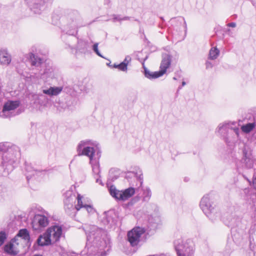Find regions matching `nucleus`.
I'll use <instances>...</instances> for the list:
<instances>
[{"instance_id": "obj_1", "label": "nucleus", "mask_w": 256, "mask_h": 256, "mask_svg": "<svg viewBox=\"0 0 256 256\" xmlns=\"http://www.w3.org/2000/svg\"><path fill=\"white\" fill-rule=\"evenodd\" d=\"M20 150L18 147L14 146L6 150L4 144L0 143V172L8 174L18 164L20 158Z\"/></svg>"}, {"instance_id": "obj_2", "label": "nucleus", "mask_w": 256, "mask_h": 256, "mask_svg": "<svg viewBox=\"0 0 256 256\" xmlns=\"http://www.w3.org/2000/svg\"><path fill=\"white\" fill-rule=\"evenodd\" d=\"M87 241L92 244L94 248H98V252L101 256H106L107 252L110 250V238L104 230L92 226L87 236Z\"/></svg>"}, {"instance_id": "obj_3", "label": "nucleus", "mask_w": 256, "mask_h": 256, "mask_svg": "<svg viewBox=\"0 0 256 256\" xmlns=\"http://www.w3.org/2000/svg\"><path fill=\"white\" fill-rule=\"evenodd\" d=\"M76 151L79 156H85L88 157L90 162H92L94 160L97 159L94 158L96 152L97 158L99 159L100 156L99 144L96 142L90 140L80 141L76 147Z\"/></svg>"}, {"instance_id": "obj_4", "label": "nucleus", "mask_w": 256, "mask_h": 256, "mask_svg": "<svg viewBox=\"0 0 256 256\" xmlns=\"http://www.w3.org/2000/svg\"><path fill=\"white\" fill-rule=\"evenodd\" d=\"M62 232L61 226L58 225L52 226L48 228L45 232L39 236L36 242L41 246L52 244L59 240Z\"/></svg>"}, {"instance_id": "obj_5", "label": "nucleus", "mask_w": 256, "mask_h": 256, "mask_svg": "<svg viewBox=\"0 0 256 256\" xmlns=\"http://www.w3.org/2000/svg\"><path fill=\"white\" fill-rule=\"evenodd\" d=\"M236 122L220 124L216 130L217 132L222 136L226 142H234L239 139L240 130L234 126Z\"/></svg>"}, {"instance_id": "obj_6", "label": "nucleus", "mask_w": 256, "mask_h": 256, "mask_svg": "<svg viewBox=\"0 0 256 256\" xmlns=\"http://www.w3.org/2000/svg\"><path fill=\"white\" fill-rule=\"evenodd\" d=\"M175 249L178 256H192L194 252V244L190 240L185 242L178 240L175 242Z\"/></svg>"}, {"instance_id": "obj_7", "label": "nucleus", "mask_w": 256, "mask_h": 256, "mask_svg": "<svg viewBox=\"0 0 256 256\" xmlns=\"http://www.w3.org/2000/svg\"><path fill=\"white\" fill-rule=\"evenodd\" d=\"M109 191L110 195L116 199L124 201L134 194L135 188L130 187L124 191H120L116 190L114 186H112L109 188Z\"/></svg>"}, {"instance_id": "obj_8", "label": "nucleus", "mask_w": 256, "mask_h": 256, "mask_svg": "<svg viewBox=\"0 0 256 256\" xmlns=\"http://www.w3.org/2000/svg\"><path fill=\"white\" fill-rule=\"evenodd\" d=\"M18 100H8L4 104L2 110L0 111V117L2 118H10L16 115L14 110L20 106Z\"/></svg>"}, {"instance_id": "obj_9", "label": "nucleus", "mask_w": 256, "mask_h": 256, "mask_svg": "<svg viewBox=\"0 0 256 256\" xmlns=\"http://www.w3.org/2000/svg\"><path fill=\"white\" fill-rule=\"evenodd\" d=\"M145 230L144 228L136 227L128 233V240L132 246L139 245L142 240V236L144 234Z\"/></svg>"}, {"instance_id": "obj_10", "label": "nucleus", "mask_w": 256, "mask_h": 256, "mask_svg": "<svg viewBox=\"0 0 256 256\" xmlns=\"http://www.w3.org/2000/svg\"><path fill=\"white\" fill-rule=\"evenodd\" d=\"M200 207L205 214L212 220H215L213 216L214 208L212 206L208 195L203 196L200 202Z\"/></svg>"}, {"instance_id": "obj_11", "label": "nucleus", "mask_w": 256, "mask_h": 256, "mask_svg": "<svg viewBox=\"0 0 256 256\" xmlns=\"http://www.w3.org/2000/svg\"><path fill=\"white\" fill-rule=\"evenodd\" d=\"M48 0H26L28 7L34 13L40 14Z\"/></svg>"}, {"instance_id": "obj_12", "label": "nucleus", "mask_w": 256, "mask_h": 256, "mask_svg": "<svg viewBox=\"0 0 256 256\" xmlns=\"http://www.w3.org/2000/svg\"><path fill=\"white\" fill-rule=\"evenodd\" d=\"M48 224V218L42 214H36L32 222V228L35 230H38L41 228H44Z\"/></svg>"}, {"instance_id": "obj_13", "label": "nucleus", "mask_w": 256, "mask_h": 256, "mask_svg": "<svg viewBox=\"0 0 256 256\" xmlns=\"http://www.w3.org/2000/svg\"><path fill=\"white\" fill-rule=\"evenodd\" d=\"M243 158L242 162L244 164L247 168H252L254 164V160L252 157L251 151L248 146H245L242 150Z\"/></svg>"}, {"instance_id": "obj_14", "label": "nucleus", "mask_w": 256, "mask_h": 256, "mask_svg": "<svg viewBox=\"0 0 256 256\" xmlns=\"http://www.w3.org/2000/svg\"><path fill=\"white\" fill-rule=\"evenodd\" d=\"M172 62V56L167 54H164L162 55V60L160 65V70L159 73L162 76L164 74L166 70L170 66Z\"/></svg>"}, {"instance_id": "obj_15", "label": "nucleus", "mask_w": 256, "mask_h": 256, "mask_svg": "<svg viewBox=\"0 0 256 256\" xmlns=\"http://www.w3.org/2000/svg\"><path fill=\"white\" fill-rule=\"evenodd\" d=\"M126 178L128 180L134 178L138 182L136 184V186L138 188L142 186L143 183V176L142 173L138 174L134 172H128L126 175Z\"/></svg>"}, {"instance_id": "obj_16", "label": "nucleus", "mask_w": 256, "mask_h": 256, "mask_svg": "<svg viewBox=\"0 0 256 256\" xmlns=\"http://www.w3.org/2000/svg\"><path fill=\"white\" fill-rule=\"evenodd\" d=\"M62 90V87L61 86H50L48 88L44 89L43 94L50 96H56L59 94Z\"/></svg>"}, {"instance_id": "obj_17", "label": "nucleus", "mask_w": 256, "mask_h": 256, "mask_svg": "<svg viewBox=\"0 0 256 256\" xmlns=\"http://www.w3.org/2000/svg\"><path fill=\"white\" fill-rule=\"evenodd\" d=\"M78 203L75 205V208L77 211L80 210L81 208H84L86 204H88L91 202L90 200L84 198L83 196L78 194L77 198Z\"/></svg>"}, {"instance_id": "obj_18", "label": "nucleus", "mask_w": 256, "mask_h": 256, "mask_svg": "<svg viewBox=\"0 0 256 256\" xmlns=\"http://www.w3.org/2000/svg\"><path fill=\"white\" fill-rule=\"evenodd\" d=\"M70 198L71 200L70 203H68V200H64L65 210L68 214H70L73 211L76 210L75 205H74V203L75 201V196L70 194Z\"/></svg>"}, {"instance_id": "obj_19", "label": "nucleus", "mask_w": 256, "mask_h": 256, "mask_svg": "<svg viewBox=\"0 0 256 256\" xmlns=\"http://www.w3.org/2000/svg\"><path fill=\"white\" fill-rule=\"evenodd\" d=\"M11 62V56L6 50L0 51V62L2 65L8 66Z\"/></svg>"}, {"instance_id": "obj_20", "label": "nucleus", "mask_w": 256, "mask_h": 256, "mask_svg": "<svg viewBox=\"0 0 256 256\" xmlns=\"http://www.w3.org/2000/svg\"><path fill=\"white\" fill-rule=\"evenodd\" d=\"M25 170L26 172V175L28 180L38 172V170L32 166V164L27 162L25 163Z\"/></svg>"}, {"instance_id": "obj_21", "label": "nucleus", "mask_w": 256, "mask_h": 256, "mask_svg": "<svg viewBox=\"0 0 256 256\" xmlns=\"http://www.w3.org/2000/svg\"><path fill=\"white\" fill-rule=\"evenodd\" d=\"M256 126V118L254 116V121L252 122H250L242 126L241 127V130L244 132L246 134H248Z\"/></svg>"}, {"instance_id": "obj_22", "label": "nucleus", "mask_w": 256, "mask_h": 256, "mask_svg": "<svg viewBox=\"0 0 256 256\" xmlns=\"http://www.w3.org/2000/svg\"><path fill=\"white\" fill-rule=\"evenodd\" d=\"M103 222L108 228H112L116 224V220L109 214H106L104 218Z\"/></svg>"}, {"instance_id": "obj_23", "label": "nucleus", "mask_w": 256, "mask_h": 256, "mask_svg": "<svg viewBox=\"0 0 256 256\" xmlns=\"http://www.w3.org/2000/svg\"><path fill=\"white\" fill-rule=\"evenodd\" d=\"M144 67V76L146 78L149 79L156 78L161 76L159 72H150L146 68Z\"/></svg>"}, {"instance_id": "obj_24", "label": "nucleus", "mask_w": 256, "mask_h": 256, "mask_svg": "<svg viewBox=\"0 0 256 256\" xmlns=\"http://www.w3.org/2000/svg\"><path fill=\"white\" fill-rule=\"evenodd\" d=\"M92 166L93 172L96 175H98L100 172V165L98 164V159L94 160L92 162H90Z\"/></svg>"}, {"instance_id": "obj_25", "label": "nucleus", "mask_w": 256, "mask_h": 256, "mask_svg": "<svg viewBox=\"0 0 256 256\" xmlns=\"http://www.w3.org/2000/svg\"><path fill=\"white\" fill-rule=\"evenodd\" d=\"M220 54V50L216 48H212L209 52V58L212 60L216 59Z\"/></svg>"}, {"instance_id": "obj_26", "label": "nucleus", "mask_w": 256, "mask_h": 256, "mask_svg": "<svg viewBox=\"0 0 256 256\" xmlns=\"http://www.w3.org/2000/svg\"><path fill=\"white\" fill-rule=\"evenodd\" d=\"M30 58L33 66H38L42 62V60L40 58L33 54H30Z\"/></svg>"}, {"instance_id": "obj_27", "label": "nucleus", "mask_w": 256, "mask_h": 256, "mask_svg": "<svg viewBox=\"0 0 256 256\" xmlns=\"http://www.w3.org/2000/svg\"><path fill=\"white\" fill-rule=\"evenodd\" d=\"M18 236L21 237L22 239L28 240L30 238V234L26 229L20 230L17 234Z\"/></svg>"}, {"instance_id": "obj_28", "label": "nucleus", "mask_w": 256, "mask_h": 256, "mask_svg": "<svg viewBox=\"0 0 256 256\" xmlns=\"http://www.w3.org/2000/svg\"><path fill=\"white\" fill-rule=\"evenodd\" d=\"M4 248L5 252L9 254L16 255L18 254V252L14 250V244L12 243L6 244Z\"/></svg>"}, {"instance_id": "obj_29", "label": "nucleus", "mask_w": 256, "mask_h": 256, "mask_svg": "<svg viewBox=\"0 0 256 256\" xmlns=\"http://www.w3.org/2000/svg\"><path fill=\"white\" fill-rule=\"evenodd\" d=\"M152 196V192L150 188H146L143 190L142 198L144 202H148Z\"/></svg>"}, {"instance_id": "obj_30", "label": "nucleus", "mask_w": 256, "mask_h": 256, "mask_svg": "<svg viewBox=\"0 0 256 256\" xmlns=\"http://www.w3.org/2000/svg\"><path fill=\"white\" fill-rule=\"evenodd\" d=\"M8 236V234L5 231L2 230L0 232V246L4 244Z\"/></svg>"}, {"instance_id": "obj_31", "label": "nucleus", "mask_w": 256, "mask_h": 256, "mask_svg": "<svg viewBox=\"0 0 256 256\" xmlns=\"http://www.w3.org/2000/svg\"><path fill=\"white\" fill-rule=\"evenodd\" d=\"M130 19L129 17L128 16H124L122 18L120 16L118 15H113L112 18V21L113 22H121L122 20H126Z\"/></svg>"}, {"instance_id": "obj_32", "label": "nucleus", "mask_w": 256, "mask_h": 256, "mask_svg": "<svg viewBox=\"0 0 256 256\" xmlns=\"http://www.w3.org/2000/svg\"><path fill=\"white\" fill-rule=\"evenodd\" d=\"M84 210H85L89 214H93L96 212L95 209L92 206V202H90L88 204H86V206Z\"/></svg>"}, {"instance_id": "obj_33", "label": "nucleus", "mask_w": 256, "mask_h": 256, "mask_svg": "<svg viewBox=\"0 0 256 256\" xmlns=\"http://www.w3.org/2000/svg\"><path fill=\"white\" fill-rule=\"evenodd\" d=\"M118 70L122 72H126L128 70V66H126V64L122 62L118 64Z\"/></svg>"}, {"instance_id": "obj_34", "label": "nucleus", "mask_w": 256, "mask_h": 256, "mask_svg": "<svg viewBox=\"0 0 256 256\" xmlns=\"http://www.w3.org/2000/svg\"><path fill=\"white\" fill-rule=\"evenodd\" d=\"M98 43H96L93 46V50L94 51L96 54L98 56L104 58L100 52L98 50Z\"/></svg>"}, {"instance_id": "obj_35", "label": "nucleus", "mask_w": 256, "mask_h": 256, "mask_svg": "<svg viewBox=\"0 0 256 256\" xmlns=\"http://www.w3.org/2000/svg\"><path fill=\"white\" fill-rule=\"evenodd\" d=\"M131 61V57L129 56H126L124 60L122 62L123 64H126V66H128V65Z\"/></svg>"}, {"instance_id": "obj_36", "label": "nucleus", "mask_w": 256, "mask_h": 256, "mask_svg": "<svg viewBox=\"0 0 256 256\" xmlns=\"http://www.w3.org/2000/svg\"><path fill=\"white\" fill-rule=\"evenodd\" d=\"M71 194H72V192H67L66 193V195L68 196V198H66L64 200H68V203H70L71 202V200L70 198V195Z\"/></svg>"}, {"instance_id": "obj_37", "label": "nucleus", "mask_w": 256, "mask_h": 256, "mask_svg": "<svg viewBox=\"0 0 256 256\" xmlns=\"http://www.w3.org/2000/svg\"><path fill=\"white\" fill-rule=\"evenodd\" d=\"M76 18H74V20H73V24H72V26H71V27L72 28H74L75 29L76 27H77V22H76Z\"/></svg>"}, {"instance_id": "obj_38", "label": "nucleus", "mask_w": 256, "mask_h": 256, "mask_svg": "<svg viewBox=\"0 0 256 256\" xmlns=\"http://www.w3.org/2000/svg\"><path fill=\"white\" fill-rule=\"evenodd\" d=\"M227 26L229 27L235 28L236 26V23L232 22L228 23Z\"/></svg>"}, {"instance_id": "obj_39", "label": "nucleus", "mask_w": 256, "mask_h": 256, "mask_svg": "<svg viewBox=\"0 0 256 256\" xmlns=\"http://www.w3.org/2000/svg\"><path fill=\"white\" fill-rule=\"evenodd\" d=\"M212 65L211 62H206V68H212Z\"/></svg>"}, {"instance_id": "obj_40", "label": "nucleus", "mask_w": 256, "mask_h": 256, "mask_svg": "<svg viewBox=\"0 0 256 256\" xmlns=\"http://www.w3.org/2000/svg\"><path fill=\"white\" fill-rule=\"evenodd\" d=\"M112 68L118 69V64H114L112 66Z\"/></svg>"}, {"instance_id": "obj_41", "label": "nucleus", "mask_w": 256, "mask_h": 256, "mask_svg": "<svg viewBox=\"0 0 256 256\" xmlns=\"http://www.w3.org/2000/svg\"><path fill=\"white\" fill-rule=\"evenodd\" d=\"M252 185H253L254 188L256 190V180L252 181Z\"/></svg>"}, {"instance_id": "obj_42", "label": "nucleus", "mask_w": 256, "mask_h": 256, "mask_svg": "<svg viewBox=\"0 0 256 256\" xmlns=\"http://www.w3.org/2000/svg\"><path fill=\"white\" fill-rule=\"evenodd\" d=\"M256 173H254L253 176V180L252 181H256Z\"/></svg>"}, {"instance_id": "obj_43", "label": "nucleus", "mask_w": 256, "mask_h": 256, "mask_svg": "<svg viewBox=\"0 0 256 256\" xmlns=\"http://www.w3.org/2000/svg\"><path fill=\"white\" fill-rule=\"evenodd\" d=\"M39 98L40 99L41 98H42L44 97V96L42 94H38Z\"/></svg>"}, {"instance_id": "obj_44", "label": "nucleus", "mask_w": 256, "mask_h": 256, "mask_svg": "<svg viewBox=\"0 0 256 256\" xmlns=\"http://www.w3.org/2000/svg\"><path fill=\"white\" fill-rule=\"evenodd\" d=\"M186 83L185 82H182V86H184L186 85Z\"/></svg>"}, {"instance_id": "obj_45", "label": "nucleus", "mask_w": 256, "mask_h": 256, "mask_svg": "<svg viewBox=\"0 0 256 256\" xmlns=\"http://www.w3.org/2000/svg\"><path fill=\"white\" fill-rule=\"evenodd\" d=\"M253 137L256 139V132H254L253 134Z\"/></svg>"}, {"instance_id": "obj_46", "label": "nucleus", "mask_w": 256, "mask_h": 256, "mask_svg": "<svg viewBox=\"0 0 256 256\" xmlns=\"http://www.w3.org/2000/svg\"><path fill=\"white\" fill-rule=\"evenodd\" d=\"M108 65L109 66H110L112 67V66L110 65V64H108Z\"/></svg>"}, {"instance_id": "obj_47", "label": "nucleus", "mask_w": 256, "mask_h": 256, "mask_svg": "<svg viewBox=\"0 0 256 256\" xmlns=\"http://www.w3.org/2000/svg\"><path fill=\"white\" fill-rule=\"evenodd\" d=\"M34 256H42V255H34Z\"/></svg>"}, {"instance_id": "obj_48", "label": "nucleus", "mask_w": 256, "mask_h": 256, "mask_svg": "<svg viewBox=\"0 0 256 256\" xmlns=\"http://www.w3.org/2000/svg\"><path fill=\"white\" fill-rule=\"evenodd\" d=\"M173 79H174V80H176V78H175V77H174V78H173Z\"/></svg>"}, {"instance_id": "obj_49", "label": "nucleus", "mask_w": 256, "mask_h": 256, "mask_svg": "<svg viewBox=\"0 0 256 256\" xmlns=\"http://www.w3.org/2000/svg\"><path fill=\"white\" fill-rule=\"evenodd\" d=\"M184 24L186 25V22H184Z\"/></svg>"}, {"instance_id": "obj_50", "label": "nucleus", "mask_w": 256, "mask_h": 256, "mask_svg": "<svg viewBox=\"0 0 256 256\" xmlns=\"http://www.w3.org/2000/svg\"><path fill=\"white\" fill-rule=\"evenodd\" d=\"M246 180L250 182V181L249 180L248 178H246Z\"/></svg>"}]
</instances>
